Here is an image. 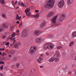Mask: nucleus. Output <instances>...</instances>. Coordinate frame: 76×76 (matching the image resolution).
<instances>
[{"label": "nucleus", "instance_id": "1", "mask_svg": "<svg viewBox=\"0 0 76 76\" xmlns=\"http://www.w3.org/2000/svg\"><path fill=\"white\" fill-rule=\"evenodd\" d=\"M55 0H48L47 3L45 4L44 7L46 9H52L54 6Z\"/></svg>", "mask_w": 76, "mask_h": 76}, {"label": "nucleus", "instance_id": "2", "mask_svg": "<svg viewBox=\"0 0 76 76\" xmlns=\"http://www.w3.org/2000/svg\"><path fill=\"white\" fill-rule=\"evenodd\" d=\"M54 45L53 43H48L45 44L43 46V48L45 50H52L54 48Z\"/></svg>", "mask_w": 76, "mask_h": 76}, {"label": "nucleus", "instance_id": "3", "mask_svg": "<svg viewBox=\"0 0 76 76\" xmlns=\"http://www.w3.org/2000/svg\"><path fill=\"white\" fill-rule=\"evenodd\" d=\"M29 31L28 29H25L23 30V31L21 32V37L22 38L24 37H26L28 35Z\"/></svg>", "mask_w": 76, "mask_h": 76}, {"label": "nucleus", "instance_id": "4", "mask_svg": "<svg viewBox=\"0 0 76 76\" xmlns=\"http://www.w3.org/2000/svg\"><path fill=\"white\" fill-rule=\"evenodd\" d=\"M37 50V47H33V46H31L30 47V48L29 50V53L30 54L33 55V54L34 53V52L36 51Z\"/></svg>", "mask_w": 76, "mask_h": 76}, {"label": "nucleus", "instance_id": "5", "mask_svg": "<svg viewBox=\"0 0 76 76\" xmlns=\"http://www.w3.org/2000/svg\"><path fill=\"white\" fill-rule=\"evenodd\" d=\"M60 60V59L58 58H56V57H52L50 58L48 60V61L50 63H52L53 61L55 62H58Z\"/></svg>", "mask_w": 76, "mask_h": 76}, {"label": "nucleus", "instance_id": "6", "mask_svg": "<svg viewBox=\"0 0 76 76\" xmlns=\"http://www.w3.org/2000/svg\"><path fill=\"white\" fill-rule=\"evenodd\" d=\"M57 15L53 16L52 17V19H51V20L52 23L55 24L54 26H58V25L57 23H56V20H57Z\"/></svg>", "mask_w": 76, "mask_h": 76}, {"label": "nucleus", "instance_id": "7", "mask_svg": "<svg viewBox=\"0 0 76 76\" xmlns=\"http://www.w3.org/2000/svg\"><path fill=\"white\" fill-rule=\"evenodd\" d=\"M44 40V38L43 37H38L36 38L34 40L36 43H40Z\"/></svg>", "mask_w": 76, "mask_h": 76}, {"label": "nucleus", "instance_id": "8", "mask_svg": "<svg viewBox=\"0 0 76 76\" xmlns=\"http://www.w3.org/2000/svg\"><path fill=\"white\" fill-rule=\"evenodd\" d=\"M64 5V0H61L59 1L57 4L59 8H61Z\"/></svg>", "mask_w": 76, "mask_h": 76}, {"label": "nucleus", "instance_id": "9", "mask_svg": "<svg viewBox=\"0 0 76 76\" xmlns=\"http://www.w3.org/2000/svg\"><path fill=\"white\" fill-rule=\"evenodd\" d=\"M55 12H54L50 11L49 13L47 15V18H50V17H52L54 15Z\"/></svg>", "mask_w": 76, "mask_h": 76}, {"label": "nucleus", "instance_id": "10", "mask_svg": "<svg viewBox=\"0 0 76 76\" xmlns=\"http://www.w3.org/2000/svg\"><path fill=\"white\" fill-rule=\"evenodd\" d=\"M40 33H41V31H40L36 30L34 31V34L35 36L38 37V36L39 35V34H40Z\"/></svg>", "mask_w": 76, "mask_h": 76}, {"label": "nucleus", "instance_id": "11", "mask_svg": "<svg viewBox=\"0 0 76 76\" xmlns=\"http://www.w3.org/2000/svg\"><path fill=\"white\" fill-rule=\"evenodd\" d=\"M55 56L56 57H60V53L58 50L56 51Z\"/></svg>", "mask_w": 76, "mask_h": 76}, {"label": "nucleus", "instance_id": "12", "mask_svg": "<svg viewBox=\"0 0 76 76\" xmlns=\"http://www.w3.org/2000/svg\"><path fill=\"white\" fill-rule=\"evenodd\" d=\"M66 17V15H63L62 16H60L59 18L60 21H63Z\"/></svg>", "mask_w": 76, "mask_h": 76}, {"label": "nucleus", "instance_id": "13", "mask_svg": "<svg viewBox=\"0 0 76 76\" xmlns=\"http://www.w3.org/2000/svg\"><path fill=\"white\" fill-rule=\"evenodd\" d=\"M67 1L68 6H71V4H72V3H73V0H67Z\"/></svg>", "mask_w": 76, "mask_h": 76}, {"label": "nucleus", "instance_id": "14", "mask_svg": "<svg viewBox=\"0 0 76 76\" xmlns=\"http://www.w3.org/2000/svg\"><path fill=\"white\" fill-rule=\"evenodd\" d=\"M42 60V58L39 57L37 60V62L39 63H41V61Z\"/></svg>", "mask_w": 76, "mask_h": 76}, {"label": "nucleus", "instance_id": "15", "mask_svg": "<svg viewBox=\"0 0 76 76\" xmlns=\"http://www.w3.org/2000/svg\"><path fill=\"white\" fill-rule=\"evenodd\" d=\"M2 26L5 28H7L9 27V24L7 23H4L3 24Z\"/></svg>", "mask_w": 76, "mask_h": 76}, {"label": "nucleus", "instance_id": "16", "mask_svg": "<svg viewBox=\"0 0 76 76\" xmlns=\"http://www.w3.org/2000/svg\"><path fill=\"white\" fill-rule=\"evenodd\" d=\"M72 37L73 38L76 37V31H74L72 33Z\"/></svg>", "mask_w": 76, "mask_h": 76}, {"label": "nucleus", "instance_id": "17", "mask_svg": "<svg viewBox=\"0 0 76 76\" xmlns=\"http://www.w3.org/2000/svg\"><path fill=\"white\" fill-rule=\"evenodd\" d=\"M74 44H75V42L73 41L71 42L69 44V46L72 47V46H73L74 45Z\"/></svg>", "mask_w": 76, "mask_h": 76}, {"label": "nucleus", "instance_id": "18", "mask_svg": "<svg viewBox=\"0 0 76 76\" xmlns=\"http://www.w3.org/2000/svg\"><path fill=\"white\" fill-rule=\"evenodd\" d=\"M26 14L27 16H29L30 17L31 16L32 17H33V15H31V13L30 12H27V13H26Z\"/></svg>", "mask_w": 76, "mask_h": 76}, {"label": "nucleus", "instance_id": "19", "mask_svg": "<svg viewBox=\"0 0 76 76\" xmlns=\"http://www.w3.org/2000/svg\"><path fill=\"white\" fill-rule=\"evenodd\" d=\"M10 53L11 55H13V54H15V51L14 50H12L10 51Z\"/></svg>", "mask_w": 76, "mask_h": 76}, {"label": "nucleus", "instance_id": "20", "mask_svg": "<svg viewBox=\"0 0 76 76\" xmlns=\"http://www.w3.org/2000/svg\"><path fill=\"white\" fill-rule=\"evenodd\" d=\"M30 8H27L25 10V12L26 13H27L28 12H29L30 11Z\"/></svg>", "mask_w": 76, "mask_h": 76}, {"label": "nucleus", "instance_id": "21", "mask_svg": "<svg viewBox=\"0 0 76 76\" xmlns=\"http://www.w3.org/2000/svg\"><path fill=\"white\" fill-rule=\"evenodd\" d=\"M20 18H21V16H20L19 17V15L18 14H17V17H16V20H20Z\"/></svg>", "mask_w": 76, "mask_h": 76}, {"label": "nucleus", "instance_id": "22", "mask_svg": "<svg viewBox=\"0 0 76 76\" xmlns=\"http://www.w3.org/2000/svg\"><path fill=\"white\" fill-rule=\"evenodd\" d=\"M14 47L16 49L19 48V46L18 45V44L16 43L14 45Z\"/></svg>", "mask_w": 76, "mask_h": 76}, {"label": "nucleus", "instance_id": "23", "mask_svg": "<svg viewBox=\"0 0 76 76\" xmlns=\"http://www.w3.org/2000/svg\"><path fill=\"white\" fill-rule=\"evenodd\" d=\"M38 17H39V15L38 14L36 15H33L32 18H38Z\"/></svg>", "mask_w": 76, "mask_h": 76}, {"label": "nucleus", "instance_id": "24", "mask_svg": "<svg viewBox=\"0 0 76 76\" xmlns=\"http://www.w3.org/2000/svg\"><path fill=\"white\" fill-rule=\"evenodd\" d=\"M0 3L2 4H4L5 3V2L4 0H0Z\"/></svg>", "mask_w": 76, "mask_h": 76}, {"label": "nucleus", "instance_id": "25", "mask_svg": "<svg viewBox=\"0 0 76 76\" xmlns=\"http://www.w3.org/2000/svg\"><path fill=\"white\" fill-rule=\"evenodd\" d=\"M47 37H49V38H53L54 37V36L51 34H48Z\"/></svg>", "mask_w": 76, "mask_h": 76}, {"label": "nucleus", "instance_id": "26", "mask_svg": "<svg viewBox=\"0 0 76 76\" xmlns=\"http://www.w3.org/2000/svg\"><path fill=\"white\" fill-rule=\"evenodd\" d=\"M45 23H42V24H41V28H43L45 25Z\"/></svg>", "mask_w": 76, "mask_h": 76}, {"label": "nucleus", "instance_id": "27", "mask_svg": "<svg viewBox=\"0 0 76 76\" xmlns=\"http://www.w3.org/2000/svg\"><path fill=\"white\" fill-rule=\"evenodd\" d=\"M2 16L3 18H6V15L4 14H3L2 15Z\"/></svg>", "mask_w": 76, "mask_h": 76}, {"label": "nucleus", "instance_id": "28", "mask_svg": "<svg viewBox=\"0 0 76 76\" xmlns=\"http://www.w3.org/2000/svg\"><path fill=\"white\" fill-rule=\"evenodd\" d=\"M20 64H19V63H18L16 64V66L17 67V68H19V66H20Z\"/></svg>", "mask_w": 76, "mask_h": 76}, {"label": "nucleus", "instance_id": "29", "mask_svg": "<svg viewBox=\"0 0 76 76\" xmlns=\"http://www.w3.org/2000/svg\"><path fill=\"white\" fill-rule=\"evenodd\" d=\"M6 55H7V53L6 52H4L2 54V56H6Z\"/></svg>", "mask_w": 76, "mask_h": 76}, {"label": "nucleus", "instance_id": "30", "mask_svg": "<svg viewBox=\"0 0 76 76\" xmlns=\"http://www.w3.org/2000/svg\"><path fill=\"white\" fill-rule=\"evenodd\" d=\"M13 44H15V42H16V40H15V38H13Z\"/></svg>", "mask_w": 76, "mask_h": 76}, {"label": "nucleus", "instance_id": "31", "mask_svg": "<svg viewBox=\"0 0 76 76\" xmlns=\"http://www.w3.org/2000/svg\"><path fill=\"white\" fill-rule=\"evenodd\" d=\"M15 36V33H13L12 35V37H14Z\"/></svg>", "mask_w": 76, "mask_h": 76}, {"label": "nucleus", "instance_id": "32", "mask_svg": "<svg viewBox=\"0 0 76 76\" xmlns=\"http://www.w3.org/2000/svg\"><path fill=\"white\" fill-rule=\"evenodd\" d=\"M21 6H23V7H25V4H24V3L23 2H21Z\"/></svg>", "mask_w": 76, "mask_h": 76}, {"label": "nucleus", "instance_id": "33", "mask_svg": "<svg viewBox=\"0 0 76 76\" xmlns=\"http://www.w3.org/2000/svg\"><path fill=\"white\" fill-rule=\"evenodd\" d=\"M15 28V26H12L11 27V31H13V29Z\"/></svg>", "mask_w": 76, "mask_h": 76}, {"label": "nucleus", "instance_id": "34", "mask_svg": "<svg viewBox=\"0 0 76 76\" xmlns=\"http://www.w3.org/2000/svg\"><path fill=\"white\" fill-rule=\"evenodd\" d=\"M4 63H4V61H0V64H4Z\"/></svg>", "mask_w": 76, "mask_h": 76}, {"label": "nucleus", "instance_id": "35", "mask_svg": "<svg viewBox=\"0 0 76 76\" xmlns=\"http://www.w3.org/2000/svg\"><path fill=\"white\" fill-rule=\"evenodd\" d=\"M62 46H58L57 47V49H60V48H62Z\"/></svg>", "mask_w": 76, "mask_h": 76}, {"label": "nucleus", "instance_id": "36", "mask_svg": "<svg viewBox=\"0 0 76 76\" xmlns=\"http://www.w3.org/2000/svg\"><path fill=\"white\" fill-rule=\"evenodd\" d=\"M9 42H8L6 44H5V45L6 46L9 45Z\"/></svg>", "mask_w": 76, "mask_h": 76}, {"label": "nucleus", "instance_id": "37", "mask_svg": "<svg viewBox=\"0 0 76 76\" xmlns=\"http://www.w3.org/2000/svg\"><path fill=\"white\" fill-rule=\"evenodd\" d=\"M2 31H3V29L1 28V27H0V35Z\"/></svg>", "mask_w": 76, "mask_h": 76}, {"label": "nucleus", "instance_id": "38", "mask_svg": "<svg viewBox=\"0 0 76 76\" xmlns=\"http://www.w3.org/2000/svg\"><path fill=\"white\" fill-rule=\"evenodd\" d=\"M46 55L47 56H48L50 55V54L48 52H46Z\"/></svg>", "mask_w": 76, "mask_h": 76}, {"label": "nucleus", "instance_id": "39", "mask_svg": "<svg viewBox=\"0 0 76 76\" xmlns=\"http://www.w3.org/2000/svg\"><path fill=\"white\" fill-rule=\"evenodd\" d=\"M12 5H13V6H15V2L13 1H12Z\"/></svg>", "mask_w": 76, "mask_h": 76}, {"label": "nucleus", "instance_id": "40", "mask_svg": "<svg viewBox=\"0 0 76 76\" xmlns=\"http://www.w3.org/2000/svg\"><path fill=\"white\" fill-rule=\"evenodd\" d=\"M6 37V35H3L2 36V38H3V39L5 38Z\"/></svg>", "mask_w": 76, "mask_h": 76}, {"label": "nucleus", "instance_id": "41", "mask_svg": "<svg viewBox=\"0 0 76 76\" xmlns=\"http://www.w3.org/2000/svg\"><path fill=\"white\" fill-rule=\"evenodd\" d=\"M22 22H21L19 25V27H21V26H22Z\"/></svg>", "mask_w": 76, "mask_h": 76}, {"label": "nucleus", "instance_id": "42", "mask_svg": "<svg viewBox=\"0 0 76 76\" xmlns=\"http://www.w3.org/2000/svg\"><path fill=\"white\" fill-rule=\"evenodd\" d=\"M1 69L2 70H3V65H2L1 67Z\"/></svg>", "mask_w": 76, "mask_h": 76}, {"label": "nucleus", "instance_id": "43", "mask_svg": "<svg viewBox=\"0 0 76 76\" xmlns=\"http://www.w3.org/2000/svg\"><path fill=\"white\" fill-rule=\"evenodd\" d=\"M16 32L17 33H19V29H17L16 31Z\"/></svg>", "mask_w": 76, "mask_h": 76}, {"label": "nucleus", "instance_id": "44", "mask_svg": "<svg viewBox=\"0 0 76 76\" xmlns=\"http://www.w3.org/2000/svg\"><path fill=\"white\" fill-rule=\"evenodd\" d=\"M17 45H18V46H20V44L19 42L18 43Z\"/></svg>", "mask_w": 76, "mask_h": 76}, {"label": "nucleus", "instance_id": "45", "mask_svg": "<svg viewBox=\"0 0 76 76\" xmlns=\"http://www.w3.org/2000/svg\"><path fill=\"white\" fill-rule=\"evenodd\" d=\"M35 12H36V13H38V12H39V10H35Z\"/></svg>", "mask_w": 76, "mask_h": 76}, {"label": "nucleus", "instance_id": "46", "mask_svg": "<svg viewBox=\"0 0 76 76\" xmlns=\"http://www.w3.org/2000/svg\"><path fill=\"white\" fill-rule=\"evenodd\" d=\"M4 75L3 73H1L0 74V76H3Z\"/></svg>", "mask_w": 76, "mask_h": 76}, {"label": "nucleus", "instance_id": "47", "mask_svg": "<svg viewBox=\"0 0 76 76\" xmlns=\"http://www.w3.org/2000/svg\"><path fill=\"white\" fill-rule=\"evenodd\" d=\"M20 34L18 33V34H17L16 33H15V35H19Z\"/></svg>", "mask_w": 76, "mask_h": 76}, {"label": "nucleus", "instance_id": "48", "mask_svg": "<svg viewBox=\"0 0 76 76\" xmlns=\"http://www.w3.org/2000/svg\"><path fill=\"white\" fill-rule=\"evenodd\" d=\"M74 72H75V76H76V70H75L74 71Z\"/></svg>", "mask_w": 76, "mask_h": 76}, {"label": "nucleus", "instance_id": "49", "mask_svg": "<svg viewBox=\"0 0 76 76\" xmlns=\"http://www.w3.org/2000/svg\"><path fill=\"white\" fill-rule=\"evenodd\" d=\"M16 23L17 24H19V23H20V22H19V21H18L16 22Z\"/></svg>", "mask_w": 76, "mask_h": 76}, {"label": "nucleus", "instance_id": "50", "mask_svg": "<svg viewBox=\"0 0 76 76\" xmlns=\"http://www.w3.org/2000/svg\"><path fill=\"white\" fill-rule=\"evenodd\" d=\"M17 3H18V1H16L15 3V5H16V4H17Z\"/></svg>", "mask_w": 76, "mask_h": 76}, {"label": "nucleus", "instance_id": "51", "mask_svg": "<svg viewBox=\"0 0 76 76\" xmlns=\"http://www.w3.org/2000/svg\"><path fill=\"white\" fill-rule=\"evenodd\" d=\"M30 9H32V8H33V7L32 6H31L30 7Z\"/></svg>", "mask_w": 76, "mask_h": 76}, {"label": "nucleus", "instance_id": "52", "mask_svg": "<svg viewBox=\"0 0 76 76\" xmlns=\"http://www.w3.org/2000/svg\"><path fill=\"white\" fill-rule=\"evenodd\" d=\"M42 56H43V54L41 55L40 56V57H42Z\"/></svg>", "mask_w": 76, "mask_h": 76}, {"label": "nucleus", "instance_id": "53", "mask_svg": "<svg viewBox=\"0 0 76 76\" xmlns=\"http://www.w3.org/2000/svg\"><path fill=\"white\" fill-rule=\"evenodd\" d=\"M33 72H35V71H36V69H33Z\"/></svg>", "mask_w": 76, "mask_h": 76}, {"label": "nucleus", "instance_id": "54", "mask_svg": "<svg viewBox=\"0 0 76 76\" xmlns=\"http://www.w3.org/2000/svg\"><path fill=\"white\" fill-rule=\"evenodd\" d=\"M43 67H44V66H40V68H43Z\"/></svg>", "mask_w": 76, "mask_h": 76}, {"label": "nucleus", "instance_id": "55", "mask_svg": "<svg viewBox=\"0 0 76 76\" xmlns=\"http://www.w3.org/2000/svg\"><path fill=\"white\" fill-rule=\"evenodd\" d=\"M72 73V72L71 71H69V74H71Z\"/></svg>", "mask_w": 76, "mask_h": 76}, {"label": "nucleus", "instance_id": "56", "mask_svg": "<svg viewBox=\"0 0 76 76\" xmlns=\"http://www.w3.org/2000/svg\"><path fill=\"white\" fill-rule=\"evenodd\" d=\"M14 44H13V43L12 44L10 45V46H11V47H12V46H13V45Z\"/></svg>", "mask_w": 76, "mask_h": 76}, {"label": "nucleus", "instance_id": "57", "mask_svg": "<svg viewBox=\"0 0 76 76\" xmlns=\"http://www.w3.org/2000/svg\"><path fill=\"white\" fill-rule=\"evenodd\" d=\"M9 57H10V58H11V55H9Z\"/></svg>", "mask_w": 76, "mask_h": 76}, {"label": "nucleus", "instance_id": "58", "mask_svg": "<svg viewBox=\"0 0 76 76\" xmlns=\"http://www.w3.org/2000/svg\"><path fill=\"white\" fill-rule=\"evenodd\" d=\"M3 58V60H5V57H4Z\"/></svg>", "mask_w": 76, "mask_h": 76}, {"label": "nucleus", "instance_id": "59", "mask_svg": "<svg viewBox=\"0 0 76 76\" xmlns=\"http://www.w3.org/2000/svg\"><path fill=\"white\" fill-rule=\"evenodd\" d=\"M11 40H13V37H11L10 38Z\"/></svg>", "mask_w": 76, "mask_h": 76}, {"label": "nucleus", "instance_id": "60", "mask_svg": "<svg viewBox=\"0 0 76 76\" xmlns=\"http://www.w3.org/2000/svg\"><path fill=\"white\" fill-rule=\"evenodd\" d=\"M2 50L3 51H4L5 49L4 48H2Z\"/></svg>", "mask_w": 76, "mask_h": 76}, {"label": "nucleus", "instance_id": "61", "mask_svg": "<svg viewBox=\"0 0 76 76\" xmlns=\"http://www.w3.org/2000/svg\"><path fill=\"white\" fill-rule=\"evenodd\" d=\"M19 7H17L16 8L17 9H19Z\"/></svg>", "mask_w": 76, "mask_h": 76}, {"label": "nucleus", "instance_id": "62", "mask_svg": "<svg viewBox=\"0 0 76 76\" xmlns=\"http://www.w3.org/2000/svg\"><path fill=\"white\" fill-rule=\"evenodd\" d=\"M2 49H1V48H0V51H2Z\"/></svg>", "mask_w": 76, "mask_h": 76}, {"label": "nucleus", "instance_id": "63", "mask_svg": "<svg viewBox=\"0 0 76 76\" xmlns=\"http://www.w3.org/2000/svg\"><path fill=\"white\" fill-rule=\"evenodd\" d=\"M0 54L1 55V54H2L1 52H0Z\"/></svg>", "mask_w": 76, "mask_h": 76}, {"label": "nucleus", "instance_id": "64", "mask_svg": "<svg viewBox=\"0 0 76 76\" xmlns=\"http://www.w3.org/2000/svg\"><path fill=\"white\" fill-rule=\"evenodd\" d=\"M20 3H19V4H18V5H20Z\"/></svg>", "mask_w": 76, "mask_h": 76}]
</instances>
